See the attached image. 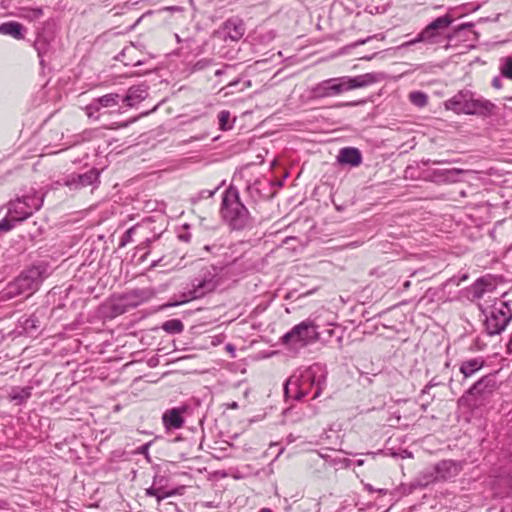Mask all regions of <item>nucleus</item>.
I'll use <instances>...</instances> for the list:
<instances>
[{"mask_svg": "<svg viewBox=\"0 0 512 512\" xmlns=\"http://www.w3.org/2000/svg\"><path fill=\"white\" fill-rule=\"evenodd\" d=\"M18 222L16 219H14L12 216L9 218H3L0 220V231H10L12 228H14L15 223Z\"/></svg>", "mask_w": 512, "mask_h": 512, "instance_id": "72a5a7b5", "label": "nucleus"}, {"mask_svg": "<svg viewBox=\"0 0 512 512\" xmlns=\"http://www.w3.org/2000/svg\"><path fill=\"white\" fill-rule=\"evenodd\" d=\"M500 71L503 77L512 79V56H508L502 59Z\"/></svg>", "mask_w": 512, "mask_h": 512, "instance_id": "c756f323", "label": "nucleus"}, {"mask_svg": "<svg viewBox=\"0 0 512 512\" xmlns=\"http://www.w3.org/2000/svg\"><path fill=\"white\" fill-rule=\"evenodd\" d=\"M492 86L495 88V89H500L502 88V80L499 76H496L492 79Z\"/></svg>", "mask_w": 512, "mask_h": 512, "instance_id": "4c0bfd02", "label": "nucleus"}, {"mask_svg": "<svg viewBox=\"0 0 512 512\" xmlns=\"http://www.w3.org/2000/svg\"><path fill=\"white\" fill-rule=\"evenodd\" d=\"M493 288L491 281L485 277L477 279L470 287L472 299H481L486 292L491 291Z\"/></svg>", "mask_w": 512, "mask_h": 512, "instance_id": "412c9836", "label": "nucleus"}, {"mask_svg": "<svg viewBox=\"0 0 512 512\" xmlns=\"http://www.w3.org/2000/svg\"><path fill=\"white\" fill-rule=\"evenodd\" d=\"M230 408L232 409H237L238 408V403L237 402H233L230 404Z\"/></svg>", "mask_w": 512, "mask_h": 512, "instance_id": "49530a36", "label": "nucleus"}, {"mask_svg": "<svg viewBox=\"0 0 512 512\" xmlns=\"http://www.w3.org/2000/svg\"><path fill=\"white\" fill-rule=\"evenodd\" d=\"M204 249L208 252L217 253L220 250V247L216 244H213V245H205Z\"/></svg>", "mask_w": 512, "mask_h": 512, "instance_id": "a19ab883", "label": "nucleus"}, {"mask_svg": "<svg viewBox=\"0 0 512 512\" xmlns=\"http://www.w3.org/2000/svg\"><path fill=\"white\" fill-rule=\"evenodd\" d=\"M162 329L170 334H178L184 330V325L179 319H170L162 324Z\"/></svg>", "mask_w": 512, "mask_h": 512, "instance_id": "a878e982", "label": "nucleus"}, {"mask_svg": "<svg viewBox=\"0 0 512 512\" xmlns=\"http://www.w3.org/2000/svg\"><path fill=\"white\" fill-rule=\"evenodd\" d=\"M32 395V387H15L9 394V399L17 405L25 403Z\"/></svg>", "mask_w": 512, "mask_h": 512, "instance_id": "b1692460", "label": "nucleus"}, {"mask_svg": "<svg viewBox=\"0 0 512 512\" xmlns=\"http://www.w3.org/2000/svg\"><path fill=\"white\" fill-rule=\"evenodd\" d=\"M462 171L456 168L435 171L434 174L440 177L443 181L453 182L456 181L457 176Z\"/></svg>", "mask_w": 512, "mask_h": 512, "instance_id": "cd10ccee", "label": "nucleus"}, {"mask_svg": "<svg viewBox=\"0 0 512 512\" xmlns=\"http://www.w3.org/2000/svg\"><path fill=\"white\" fill-rule=\"evenodd\" d=\"M127 125H128V123L125 122V123L120 124L119 127H126Z\"/></svg>", "mask_w": 512, "mask_h": 512, "instance_id": "864d4df0", "label": "nucleus"}, {"mask_svg": "<svg viewBox=\"0 0 512 512\" xmlns=\"http://www.w3.org/2000/svg\"><path fill=\"white\" fill-rule=\"evenodd\" d=\"M472 92L469 90H462L454 95L446 102L447 109H451L456 113L467 114Z\"/></svg>", "mask_w": 512, "mask_h": 512, "instance_id": "f3484780", "label": "nucleus"}, {"mask_svg": "<svg viewBox=\"0 0 512 512\" xmlns=\"http://www.w3.org/2000/svg\"><path fill=\"white\" fill-rule=\"evenodd\" d=\"M212 59H207V58H204V59H200L198 60L194 66H193V69L194 71H201V70H204L206 69L207 67H209L211 64H212Z\"/></svg>", "mask_w": 512, "mask_h": 512, "instance_id": "c9c22d12", "label": "nucleus"}, {"mask_svg": "<svg viewBox=\"0 0 512 512\" xmlns=\"http://www.w3.org/2000/svg\"><path fill=\"white\" fill-rule=\"evenodd\" d=\"M444 47L445 49H448L450 47L449 43H447Z\"/></svg>", "mask_w": 512, "mask_h": 512, "instance_id": "4d7b16f0", "label": "nucleus"}, {"mask_svg": "<svg viewBox=\"0 0 512 512\" xmlns=\"http://www.w3.org/2000/svg\"><path fill=\"white\" fill-rule=\"evenodd\" d=\"M317 325L312 320H305L295 325L289 332L281 337L282 344L289 347H304L319 338Z\"/></svg>", "mask_w": 512, "mask_h": 512, "instance_id": "1a4fd4ad", "label": "nucleus"}, {"mask_svg": "<svg viewBox=\"0 0 512 512\" xmlns=\"http://www.w3.org/2000/svg\"><path fill=\"white\" fill-rule=\"evenodd\" d=\"M220 213L223 221L232 229L242 231L254 227L256 218L243 204L239 191L230 185L222 194Z\"/></svg>", "mask_w": 512, "mask_h": 512, "instance_id": "f03ea898", "label": "nucleus"}, {"mask_svg": "<svg viewBox=\"0 0 512 512\" xmlns=\"http://www.w3.org/2000/svg\"><path fill=\"white\" fill-rule=\"evenodd\" d=\"M363 463H364V460H361V459H360V460H357V462H356V464H357L358 466L363 465Z\"/></svg>", "mask_w": 512, "mask_h": 512, "instance_id": "3c124183", "label": "nucleus"}, {"mask_svg": "<svg viewBox=\"0 0 512 512\" xmlns=\"http://www.w3.org/2000/svg\"><path fill=\"white\" fill-rule=\"evenodd\" d=\"M375 55H376V53L372 54L371 56L362 57V59L371 60Z\"/></svg>", "mask_w": 512, "mask_h": 512, "instance_id": "de8ad7c7", "label": "nucleus"}, {"mask_svg": "<svg viewBox=\"0 0 512 512\" xmlns=\"http://www.w3.org/2000/svg\"><path fill=\"white\" fill-rule=\"evenodd\" d=\"M457 468L454 462L444 460L435 465L436 479H447L455 474Z\"/></svg>", "mask_w": 512, "mask_h": 512, "instance_id": "5701e85b", "label": "nucleus"}, {"mask_svg": "<svg viewBox=\"0 0 512 512\" xmlns=\"http://www.w3.org/2000/svg\"><path fill=\"white\" fill-rule=\"evenodd\" d=\"M147 95L148 92L146 86H132L128 89L127 94L123 98V102H125L128 107H133L134 105L145 100Z\"/></svg>", "mask_w": 512, "mask_h": 512, "instance_id": "6ab92c4d", "label": "nucleus"}, {"mask_svg": "<svg viewBox=\"0 0 512 512\" xmlns=\"http://www.w3.org/2000/svg\"><path fill=\"white\" fill-rule=\"evenodd\" d=\"M512 346V333H511V336H510V339H509V342H508V347H511Z\"/></svg>", "mask_w": 512, "mask_h": 512, "instance_id": "603ef678", "label": "nucleus"}, {"mask_svg": "<svg viewBox=\"0 0 512 512\" xmlns=\"http://www.w3.org/2000/svg\"><path fill=\"white\" fill-rule=\"evenodd\" d=\"M260 512H271L269 509H262Z\"/></svg>", "mask_w": 512, "mask_h": 512, "instance_id": "5fc2aeb1", "label": "nucleus"}, {"mask_svg": "<svg viewBox=\"0 0 512 512\" xmlns=\"http://www.w3.org/2000/svg\"><path fill=\"white\" fill-rule=\"evenodd\" d=\"M496 388L497 381L495 375L488 374L474 383L467 391V394L474 397L476 401L485 400Z\"/></svg>", "mask_w": 512, "mask_h": 512, "instance_id": "9d476101", "label": "nucleus"}, {"mask_svg": "<svg viewBox=\"0 0 512 512\" xmlns=\"http://www.w3.org/2000/svg\"><path fill=\"white\" fill-rule=\"evenodd\" d=\"M327 370L326 367L319 363H314L304 370L297 371L292 374L284 384V394L288 398L301 400L307 396L312 387H316V391L312 399L318 398L326 387Z\"/></svg>", "mask_w": 512, "mask_h": 512, "instance_id": "f257e3e1", "label": "nucleus"}, {"mask_svg": "<svg viewBox=\"0 0 512 512\" xmlns=\"http://www.w3.org/2000/svg\"><path fill=\"white\" fill-rule=\"evenodd\" d=\"M452 37H453V35H448V36H447V39H448V40H451V39H452Z\"/></svg>", "mask_w": 512, "mask_h": 512, "instance_id": "6e6d98bb", "label": "nucleus"}, {"mask_svg": "<svg viewBox=\"0 0 512 512\" xmlns=\"http://www.w3.org/2000/svg\"><path fill=\"white\" fill-rule=\"evenodd\" d=\"M49 275L48 264L39 262L23 271L10 285V293H33Z\"/></svg>", "mask_w": 512, "mask_h": 512, "instance_id": "39448f33", "label": "nucleus"}, {"mask_svg": "<svg viewBox=\"0 0 512 512\" xmlns=\"http://www.w3.org/2000/svg\"><path fill=\"white\" fill-rule=\"evenodd\" d=\"M119 100H120V95L117 93H109V94L103 95L101 97L95 98L85 108L87 116L90 119L99 120V115H96V113L101 108H109V107H114V106L118 105Z\"/></svg>", "mask_w": 512, "mask_h": 512, "instance_id": "f8f14e48", "label": "nucleus"}, {"mask_svg": "<svg viewBox=\"0 0 512 512\" xmlns=\"http://www.w3.org/2000/svg\"><path fill=\"white\" fill-rule=\"evenodd\" d=\"M34 48L37 51L38 57L40 58V63L43 64V57L49 50V42L45 37L38 36L34 42Z\"/></svg>", "mask_w": 512, "mask_h": 512, "instance_id": "bb28decb", "label": "nucleus"}, {"mask_svg": "<svg viewBox=\"0 0 512 512\" xmlns=\"http://www.w3.org/2000/svg\"><path fill=\"white\" fill-rule=\"evenodd\" d=\"M337 161L342 165L357 167L362 163V155L357 148L345 147L339 150Z\"/></svg>", "mask_w": 512, "mask_h": 512, "instance_id": "a211bd4d", "label": "nucleus"}, {"mask_svg": "<svg viewBox=\"0 0 512 512\" xmlns=\"http://www.w3.org/2000/svg\"><path fill=\"white\" fill-rule=\"evenodd\" d=\"M44 202V194L37 191L17 197L8 204V214L17 221H24L38 211Z\"/></svg>", "mask_w": 512, "mask_h": 512, "instance_id": "0eeeda50", "label": "nucleus"}, {"mask_svg": "<svg viewBox=\"0 0 512 512\" xmlns=\"http://www.w3.org/2000/svg\"><path fill=\"white\" fill-rule=\"evenodd\" d=\"M22 11H23L22 17H24L30 21L37 20L43 15V10H42V8H39V7L38 8H24Z\"/></svg>", "mask_w": 512, "mask_h": 512, "instance_id": "7c9ffc66", "label": "nucleus"}, {"mask_svg": "<svg viewBox=\"0 0 512 512\" xmlns=\"http://www.w3.org/2000/svg\"><path fill=\"white\" fill-rule=\"evenodd\" d=\"M168 478L162 475H155L152 485L146 489L147 496H153L157 502L160 503L167 497L174 496L179 493V489H167Z\"/></svg>", "mask_w": 512, "mask_h": 512, "instance_id": "9b49d317", "label": "nucleus"}, {"mask_svg": "<svg viewBox=\"0 0 512 512\" xmlns=\"http://www.w3.org/2000/svg\"><path fill=\"white\" fill-rule=\"evenodd\" d=\"M374 38H376V36H370V37H368V38H366V39L358 40V41H356V42H354V43H352V44H350V45L346 46V49H348V48H354V47H357V46H359V45L365 44V43L369 42L370 40H372V39H374Z\"/></svg>", "mask_w": 512, "mask_h": 512, "instance_id": "e433bc0d", "label": "nucleus"}, {"mask_svg": "<svg viewBox=\"0 0 512 512\" xmlns=\"http://www.w3.org/2000/svg\"><path fill=\"white\" fill-rule=\"evenodd\" d=\"M223 73H224V69H218V70H216V71H215V75H216V76H220V75H222Z\"/></svg>", "mask_w": 512, "mask_h": 512, "instance_id": "a18cd8bd", "label": "nucleus"}, {"mask_svg": "<svg viewBox=\"0 0 512 512\" xmlns=\"http://www.w3.org/2000/svg\"><path fill=\"white\" fill-rule=\"evenodd\" d=\"M236 84H238V81H232L228 84V87L235 86Z\"/></svg>", "mask_w": 512, "mask_h": 512, "instance_id": "09e8293b", "label": "nucleus"}, {"mask_svg": "<svg viewBox=\"0 0 512 512\" xmlns=\"http://www.w3.org/2000/svg\"><path fill=\"white\" fill-rule=\"evenodd\" d=\"M230 116H231L230 112L227 110H222L218 114L219 127L221 130H227V129L231 128V126H228Z\"/></svg>", "mask_w": 512, "mask_h": 512, "instance_id": "2f4dec72", "label": "nucleus"}, {"mask_svg": "<svg viewBox=\"0 0 512 512\" xmlns=\"http://www.w3.org/2000/svg\"><path fill=\"white\" fill-rule=\"evenodd\" d=\"M154 296V291L150 288L133 289L122 295L121 301L126 308H135Z\"/></svg>", "mask_w": 512, "mask_h": 512, "instance_id": "2eb2a0df", "label": "nucleus"}, {"mask_svg": "<svg viewBox=\"0 0 512 512\" xmlns=\"http://www.w3.org/2000/svg\"><path fill=\"white\" fill-rule=\"evenodd\" d=\"M149 447H150V443H146V444L142 445V446L139 448V452H140L141 454H146V453H148Z\"/></svg>", "mask_w": 512, "mask_h": 512, "instance_id": "37998d69", "label": "nucleus"}, {"mask_svg": "<svg viewBox=\"0 0 512 512\" xmlns=\"http://www.w3.org/2000/svg\"><path fill=\"white\" fill-rule=\"evenodd\" d=\"M484 326L488 335H499L505 330L508 323L512 320V309L509 302L500 301L485 311Z\"/></svg>", "mask_w": 512, "mask_h": 512, "instance_id": "6e6552de", "label": "nucleus"}, {"mask_svg": "<svg viewBox=\"0 0 512 512\" xmlns=\"http://www.w3.org/2000/svg\"><path fill=\"white\" fill-rule=\"evenodd\" d=\"M179 238L182 241L189 242L191 239V235L189 233H184V234L179 235Z\"/></svg>", "mask_w": 512, "mask_h": 512, "instance_id": "c03bdc74", "label": "nucleus"}, {"mask_svg": "<svg viewBox=\"0 0 512 512\" xmlns=\"http://www.w3.org/2000/svg\"><path fill=\"white\" fill-rule=\"evenodd\" d=\"M99 179L97 169H90L82 174H70L66 177L64 184L70 188L80 189L94 184Z\"/></svg>", "mask_w": 512, "mask_h": 512, "instance_id": "4468645a", "label": "nucleus"}, {"mask_svg": "<svg viewBox=\"0 0 512 512\" xmlns=\"http://www.w3.org/2000/svg\"><path fill=\"white\" fill-rule=\"evenodd\" d=\"M24 27L21 23L16 21H9L0 25V33L3 35L12 36L15 39L24 38Z\"/></svg>", "mask_w": 512, "mask_h": 512, "instance_id": "4be33fe9", "label": "nucleus"}, {"mask_svg": "<svg viewBox=\"0 0 512 512\" xmlns=\"http://www.w3.org/2000/svg\"><path fill=\"white\" fill-rule=\"evenodd\" d=\"M189 410L187 405L167 409L162 415V422L166 430H178L184 426L183 415Z\"/></svg>", "mask_w": 512, "mask_h": 512, "instance_id": "ddd939ff", "label": "nucleus"}, {"mask_svg": "<svg viewBox=\"0 0 512 512\" xmlns=\"http://www.w3.org/2000/svg\"><path fill=\"white\" fill-rule=\"evenodd\" d=\"M495 108V104L491 101L481 97L476 98L474 93H472L467 114L487 117L493 114Z\"/></svg>", "mask_w": 512, "mask_h": 512, "instance_id": "dca6fc26", "label": "nucleus"}, {"mask_svg": "<svg viewBox=\"0 0 512 512\" xmlns=\"http://www.w3.org/2000/svg\"><path fill=\"white\" fill-rule=\"evenodd\" d=\"M26 322H27V323H29V322H30L31 327H34V326H35V325H34V320H33V319H28Z\"/></svg>", "mask_w": 512, "mask_h": 512, "instance_id": "8fccbe9b", "label": "nucleus"}, {"mask_svg": "<svg viewBox=\"0 0 512 512\" xmlns=\"http://www.w3.org/2000/svg\"><path fill=\"white\" fill-rule=\"evenodd\" d=\"M409 99L417 107H424L428 103L427 95L420 91L410 93Z\"/></svg>", "mask_w": 512, "mask_h": 512, "instance_id": "c85d7f7f", "label": "nucleus"}, {"mask_svg": "<svg viewBox=\"0 0 512 512\" xmlns=\"http://www.w3.org/2000/svg\"><path fill=\"white\" fill-rule=\"evenodd\" d=\"M443 381H441L438 377H433L425 386L424 388L422 389L421 393L424 395V394H428L429 393V390L433 387H436V386H440V385H443Z\"/></svg>", "mask_w": 512, "mask_h": 512, "instance_id": "f704fd0d", "label": "nucleus"}, {"mask_svg": "<svg viewBox=\"0 0 512 512\" xmlns=\"http://www.w3.org/2000/svg\"><path fill=\"white\" fill-rule=\"evenodd\" d=\"M223 270L224 267L213 264L201 266L192 276L190 284L181 296V300L176 301L171 306L200 299L214 292L223 283Z\"/></svg>", "mask_w": 512, "mask_h": 512, "instance_id": "7ed1b4c3", "label": "nucleus"}, {"mask_svg": "<svg viewBox=\"0 0 512 512\" xmlns=\"http://www.w3.org/2000/svg\"><path fill=\"white\" fill-rule=\"evenodd\" d=\"M137 227H138V225H134V226L130 227L123 234V236L121 237L120 242H119V247L122 248V247L126 246L128 243L132 242V237H133V234L135 233Z\"/></svg>", "mask_w": 512, "mask_h": 512, "instance_id": "473e14b6", "label": "nucleus"}, {"mask_svg": "<svg viewBox=\"0 0 512 512\" xmlns=\"http://www.w3.org/2000/svg\"><path fill=\"white\" fill-rule=\"evenodd\" d=\"M454 21V17L450 12L436 18L429 23L415 38L402 43L399 49L408 48L416 43H423L425 45H435L441 42L444 31Z\"/></svg>", "mask_w": 512, "mask_h": 512, "instance_id": "423d86ee", "label": "nucleus"}, {"mask_svg": "<svg viewBox=\"0 0 512 512\" xmlns=\"http://www.w3.org/2000/svg\"><path fill=\"white\" fill-rule=\"evenodd\" d=\"M383 79V74L378 72L365 73L354 77L330 78L318 83L313 88V94L318 98L333 97L353 89L368 87Z\"/></svg>", "mask_w": 512, "mask_h": 512, "instance_id": "20e7f679", "label": "nucleus"}, {"mask_svg": "<svg viewBox=\"0 0 512 512\" xmlns=\"http://www.w3.org/2000/svg\"><path fill=\"white\" fill-rule=\"evenodd\" d=\"M484 363L485 361L481 357L465 360L460 366V372L464 378H469L479 371L484 366Z\"/></svg>", "mask_w": 512, "mask_h": 512, "instance_id": "aec40b11", "label": "nucleus"}, {"mask_svg": "<svg viewBox=\"0 0 512 512\" xmlns=\"http://www.w3.org/2000/svg\"><path fill=\"white\" fill-rule=\"evenodd\" d=\"M472 27H473V23L461 24L460 26L457 27V29L455 30V33L460 31V30L467 29V28H472Z\"/></svg>", "mask_w": 512, "mask_h": 512, "instance_id": "79ce46f5", "label": "nucleus"}, {"mask_svg": "<svg viewBox=\"0 0 512 512\" xmlns=\"http://www.w3.org/2000/svg\"><path fill=\"white\" fill-rule=\"evenodd\" d=\"M216 192V189L215 190H203L200 192V196L202 198H210L212 197Z\"/></svg>", "mask_w": 512, "mask_h": 512, "instance_id": "ea45409f", "label": "nucleus"}, {"mask_svg": "<svg viewBox=\"0 0 512 512\" xmlns=\"http://www.w3.org/2000/svg\"><path fill=\"white\" fill-rule=\"evenodd\" d=\"M234 33L235 34L231 35L232 38H234V39L240 38L243 34V28L241 26H235Z\"/></svg>", "mask_w": 512, "mask_h": 512, "instance_id": "58836bf2", "label": "nucleus"}, {"mask_svg": "<svg viewBox=\"0 0 512 512\" xmlns=\"http://www.w3.org/2000/svg\"><path fill=\"white\" fill-rule=\"evenodd\" d=\"M261 185V181L255 180L253 183H249L246 186L245 194L253 203H257L263 197Z\"/></svg>", "mask_w": 512, "mask_h": 512, "instance_id": "393cba45", "label": "nucleus"}]
</instances>
